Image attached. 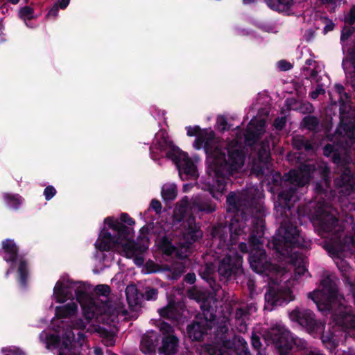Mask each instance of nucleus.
<instances>
[{
  "mask_svg": "<svg viewBox=\"0 0 355 355\" xmlns=\"http://www.w3.org/2000/svg\"><path fill=\"white\" fill-rule=\"evenodd\" d=\"M264 118H254L248 125L244 139L237 136L235 141L230 142L223 150L224 142L214 137L211 129L201 130L199 126L187 127L189 137L196 136L193 147L200 150L203 148L207 154V184L212 196L218 199L226 189L227 177L241 168L244 164L242 151L243 141L248 145H252L265 132Z\"/></svg>",
  "mask_w": 355,
  "mask_h": 355,
  "instance_id": "1",
  "label": "nucleus"
},
{
  "mask_svg": "<svg viewBox=\"0 0 355 355\" xmlns=\"http://www.w3.org/2000/svg\"><path fill=\"white\" fill-rule=\"evenodd\" d=\"M104 224L116 233V237L112 236L104 227L95 243L96 248L101 251L115 249L128 258H135L137 265H142L144 259L140 254L148 248L147 238L144 236L139 243L135 244L132 241L134 233L132 227L123 225L117 218L113 217L105 218Z\"/></svg>",
  "mask_w": 355,
  "mask_h": 355,
  "instance_id": "2",
  "label": "nucleus"
},
{
  "mask_svg": "<svg viewBox=\"0 0 355 355\" xmlns=\"http://www.w3.org/2000/svg\"><path fill=\"white\" fill-rule=\"evenodd\" d=\"M308 297L320 311H334L333 322L343 329H355V314L350 307L344 305V299L338 294L336 282L329 276L324 277L318 290L309 293Z\"/></svg>",
  "mask_w": 355,
  "mask_h": 355,
  "instance_id": "3",
  "label": "nucleus"
},
{
  "mask_svg": "<svg viewBox=\"0 0 355 355\" xmlns=\"http://www.w3.org/2000/svg\"><path fill=\"white\" fill-rule=\"evenodd\" d=\"M268 244L279 254V259H285L286 262H291L295 266V279L304 276L307 273L304 259L296 252H293L295 248L306 247L309 244V242L300 234L295 226L292 224H282L272 241Z\"/></svg>",
  "mask_w": 355,
  "mask_h": 355,
  "instance_id": "4",
  "label": "nucleus"
},
{
  "mask_svg": "<svg viewBox=\"0 0 355 355\" xmlns=\"http://www.w3.org/2000/svg\"><path fill=\"white\" fill-rule=\"evenodd\" d=\"M263 234V220L259 219L254 230L250 236V248L248 250L247 244L241 242L239 245L240 250L243 252H250V263L251 267L257 273H264L272 281L287 275V270L284 266H277L268 261L264 250L262 249L261 237Z\"/></svg>",
  "mask_w": 355,
  "mask_h": 355,
  "instance_id": "5",
  "label": "nucleus"
},
{
  "mask_svg": "<svg viewBox=\"0 0 355 355\" xmlns=\"http://www.w3.org/2000/svg\"><path fill=\"white\" fill-rule=\"evenodd\" d=\"M150 151L153 159H157V155L165 152L167 157L176 164L182 180L197 177L198 173L194 162L187 153L171 144L165 131L160 130L155 135Z\"/></svg>",
  "mask_w": 355,
  "mask_h": 355,
  "instance_id": "6",
  "label": "nucleus"
},
{
  "mask_svg": "<svg viewBox=\"0 0 355 355\" xmlns=\"http://www.w3.org/2000/svg\"><path fill=\"white\" fill-rule=\"evenodd\" d=\"M254 189L251 188L248 191L239 193H230L227 198V209L230 212L237 213L230 223V238L233 243H236L239 237L245 239L246 232L244 231V222L247 218V214H253V199L251 196L254 193Z\"/></svg>",
  "mask_w": 355,
  "mask_h": 355,
  "instance_id": "7",
  "label": "nucleus"
},
{
  "mask_svg": "<svg viewBox=\"0 0 355 355\" xmlns=\"http://www.w3.org/2000/svg\"><path fill=\"white\" fill-rule=\"evenodd\" d=\"M87 285L82 282H74L68 278H60L53 288V299L58 303H64L76 296L81 305L85 318H90V304L92 299L87 295Z\"/></svg>",
  "mask_w": 355,
  "mask_h": 355,
  "instance_id": "8",
  "label": "nucleus"
},
{
  "mask_svg": "<svg viewBox=\"0 0 355 355\" xmlns=\"http://www.w3.org/2000/svg\"><path fill=\"white\" fill-rule=\"evenodd\" d=\"M315 170L313 165L306 164L297 170L290 171L285 176L284 187L285 189L279 195V203L281 206L290 209L299 199L297 190L305 186L309 181L311 173Z\"/></svg>",
  "mask_w": 355,
  "mask_h": 355,
  "instance_id": "9",
  "label": "nucleus"
},
{
  "mask_svg": "<svg viewBox=\"0 0 355 355\" xmlns=\"http://www.w3.org/2000/svg\"><path fill=\"white\" fill-rule=\"evenodd\" d=\"M183 225V236L185 241L180 243L178 247H174L171 243L166 244L163 250L166 254H175L179 258L184 259L188 256L190 245L202 237V232L193 217L187 218Z\"/></svg>",
  "mask_w": 355,
  "mask_h": 355,
  "instance_id": "10",
  "label": "nucleus"
},
{
  "mask_svg": "<svg viewBox=\"0 0 355 355\" xmlns=\"http://www.w3.org/2000/svg\"><path fill=\"white\" fill-rule=\"evenodd\" d=\"M87 295L92 299L93 303L90 304V318H85L86 320L90 321L95 318L97 321L101 320L103 314L112 315L119 314V310H114L111 307L110 304L107 301V297L110 290V287L105 284H101L94 288L95 293L92 295L89 294V287L87 286Z\"/></svg>",
  "mask_w": 355,
  "mask_h": 355,
  "instance_id": "11",
  "label": "nucleus"
},
{
  "mask_svg": "<svg viewBox=\"0 0 355 355\" xmlns=\"http://www.w3.org/2000/svg\"><path fill=\"white\" fill-rule=\"evenodd\" d=\"M271 338L279 350V355H287L293 345L301 349L306 348V342L300 338H294L282 324H277L270 332Z\"/></svg>",
  "mask_w": 355,
  "mask_h": 355,
  "instance_id": "12",
  "label": "nucleus"
},
{
  "mask_svg": "<svg viewBox=\"0 0 355 355\" xmlns=\"http://www.w3.org/2000/svg\"><path fill=\"white\" fill-rule=\"evenodd\" d=\"M74 334L67 329L62 335V339L54 335L48 336L44 331L40 334V338L45 341L46 348L57 349V355H83L78 352L76 347L73 345Z\"/></svg>",
  "mask_w": 355,
  "mask_h": 355,
  "instance_id": "13",
  "label": "nucleus"
},
{
  "mask_svg": "<svg viewBox=\"0 0 355 355\" xmlns=\"http://www.w3.org/2000/svg\"><path fill=\"white\" fill-rule=\"evenodd\" d=\"M334 162L337 164L336 171L340 173L335 180V186L338 192L343 196H349L355 189V180L345 164L336 154L334 155Z\"/></svg>",
  "mask_w": 355,
  "mask_h": 355,
  "instance_id": "14",
  "label": "nucleus"
},
{
  "mask_svg": "<svg viewBox=\"0 0 355 355\" xmlns=\"http://www.w3.org/2000/svg\"><path fill=\"white\" fill-rule=\"evenodd\" d=\"M189 207L193 213L198 211L212 212L215 210V206L209 201L203 200L200 196H196L192 201L189 203L187 197L182 198L177 205L175 210L176 216L180 215V218L184 217V214Z\"/></svg>",
  "mask_w": 355,
  "mask_h": 355,
  "instance_id": "15",
  "label": "nucleus"
},
{
  "mask_svg": "<svg viewBox=\"0 0 355 355\" xmlns=\"http://www.w3.org/2000/svg\"><path fill=\"white\" fill-rule=\"evenodd\" d=\"M289 318L305 327L309 333H321L324 329V324L316 321L313 313L309 310L295 309L289 313Z\"/></svg>",
  "mask_w": 355,
  "mask_h": 355,
  "instance_id": "16",
  "label": "nucleus"
},
{
  "mask_svg": "<svg viewBox=\"0 0 355 355\" xmlns=\"http://www.w3.org/2000/svg\"><path fill=\"white\" fill-rule=\"evenodd\" d=\"M159 327L164 335L162 345L159 348V354L162 355H175L178 351L179 340L173 334V328L166 322H160Z\"/></svg>",
  "mask_w": 355,
  "mask_h": 355,
  "instance_id": "17",
  "label": "nucleus"
},
{
  "mask_svg": "<svg viewBox=\"0 0 355 355\" xmlns=\"http://www.w3.org/2000/svg\"><path fill=\"white\" fill-rule=\"evenodd\" d=\"M266 308L272 310L270 306L282 305L294 300L293 292L289 288L284 289L282 286H270L265 295Z\"/></svg>",
  "mask_w": 355,
  "mask_h": 355,
  "instance_id": "18",
  "label": "nucleus"
},
{
  "mask_svg": "<svg viewBox=\"0 0 355 355\" xmlns=\"http://www.w3.org/2000/svg\"><path fill=\"white\" fill-rule=\"evenodd\" d=\"M242 258L236 252L229 250L228 254L220 262L218 273L225 279L229 278L233 274L241 272Z\"/></svg>",
  "mask_w": 355,
  "mask_h": 355,
  "instance_id": "19",
  "label": "nucleus"
},
{
  "mask_svg": "<svg viewBox=\"0 0 355 355\" xmlns=\"http://www.w3.org/2000/svg\"><path fill=\"white\" fill-rule=\"evenodd\" d=\"M334 212L327 204L320 205L315 213L314 224L318 225L324 232H331L337 223Z\"/></svg>",
  "mask_w": 355,
  "mask_h": 355,
  "instance_id": "20",
  "label": "nucleus"
},
{
  "mask_svg": "<svg viewBox=\"0 0 355 355\" xmlns=\"http://www.w3.org/2000/svg\"><path fill=\"white\" fill-rule=\"evenodd\" d=\"M101 321H104V318L101 316ZM95 322H98V321L96 320L95 318L90 321L86 320V322H83L82 320H79L73 324V328L76 329H86L87 331L94 332L98 331L101 334L103 337V342L107 346H112L114 344L115 340L114 337L112 334H110L103 330H101V328L95 324ZM100 322V321H99Z\"/></svg>",
  "mask_w": 355,
  "mask_h": 355,
  "instance_id": "21",
  "label": "nucleus"
},
{
  "mask_svg": "<svg viewBox=\"0 0 355 355\" xmlns=\"http://www.w3.org/2000/svg\"><path fill=\"white\" fill-rule=\"evenodd\" d=\"M336 137L341 146H343L342 143L344 140L346 142V146L354 144L355 142V119L354 123L346 124L344 123V119H342Z\"/></svg>",
  "mask_w": 355,
  "mask_h": 355,
  "instance_id": "22",
  "label": "nucleus"
},
{
  "mask_svg": "<svg viewBox=\"0 0 355 355\" xmlns=\"http://www.w3.org/2000/svg\"><path fill=\"white\" fill-rule=\"evenodd\" d=\"M212 322L205 319L194 322L188 327L187 332L190 338L200 340L208 329L211 328Z\"/></svg>",
  "mask_w": 355,
  "mask_h": 355,
  "instance_id": "23",
  "label": "nucleus"
},
{
  "mask_svg": "<svg viewBox=\"0 0 355 355\" xmlns=\"http://www.w3.org/2000/svg\"><path fill=\"white\" fill-rule=\"evenodd\" d=\"M17 252L18 248L12 240L7 239L2 243L1 254L3 258L7 262H12L10 268H9L6 272V276L13 271L15 264L14 261L17 258Z\"/></svg>",
  "mask_w": 355,
  "mask_h": 355,
  "instance_id": "24",
  "label": "nucleus"
},
{
  "mask_svg": "<svg viewBox=\"0 0 355 355\" xmlns=\"http://www.w3.org/2000/svg\"><path fill=\"white\" fill-rule=\"evenodd\" d=\"M77 313L78 305L74 302L55 308V315L58 318H70L74 317Z\"/></svg>",
  "mask_w": 355,
  "mask_h": 355,
  "instance_id": "25",
  "label": "nucleus"
},
{
  "mask_svg": "<svg viewBox=\"0 0 355 355\" xmlns=\"http://www.w3.org/2000/svg\"><path fill=\"white\" fill-rule=\"evenodd\" d=\"M334 252L331 254L334 256H339V253L347 250H352V248H355V228L353 230V235L347 236L343 243L340 242L338 246H334Z\"/></svg>",
  "mask_w": 355,
  "mask_h": 355,
  "instance_id": "26",
  "label": "nucleus"
},
{
  "mask_svg": "<svg viewBox=\"0 0 355 355\" xmlns=\"http://www.w3.org/2000/svg\"><path fill=\"white\" fill-rule=\"evenodd\" d=\"M254 0H243V3H250ZM293 0H264L266 4L272 10H277L279 12H283L286 10Z\"/></svg>",
  "mask_w": 355,
  "mask_h": 355,
  "instance_id": "27",
  "label": "nucleus"
},
{
  "mask_svg": "<svg viewBox=\"0 0 355 355\" xmlns=\"http://www.w3.org/2000/svg\"><path fill=\"white\" fill-rule=\"evenodd\" d=\"M159 313L162 317L176 320L180 314L178 306L174 302H169L168 304L159 310Z\"/></svg>",
  "mask_w": 355,
  "mask_h": 355,
  "instance_id": "28",
  "label": "nucleus"
},
{
  "mask_svg": "<svg viewBox=\"0 0 355 355\" xmlns=\"http://www.w3.org/2000/svg\"><path fill=\"white\" fill-rule=\"evenodd\" d=\"M178 194L177 187L173 183H166L162 189V196L164 200L169 201L175 199Z\"/></svg>",
  "mask_w": 355,
  "mask_h": 355,
  "instance_id": "29",
  "label": "nucleus"
},
{
  "mask_svg": "<svg viewBox=\"0 0 355 355\" xmlns=\"http://www.w3.org/2000/svg\"><path fill=\"white\" fill-rule=\"evenodd\" d=\"M125 294L128 304L131 306H134L139 303V294L137 289L135 285H129L126 287Z\"/></svg>",
  "mask_w": 355,
  "mask_h": 355,
  "instance_id": "30",
  "label": "nucleus"
},
{
  "mask_svg": "<svg viewBox=\"0 0 355 355\" xmlns=\"http://www.w3.org/2000/svg\"><path fill=\"white\" fill-rule=\"evenodd\" d=\"M324 66L322 64H317L313 68L304 67V70L306 71V76L309 77L311 80L316 83L319 82L318 75L323 71Z\"/></svg>",
  "mask_w": 355,
  "mask_h": 355,
  "instance_id": "31",
  "label": "nucleus"
},
{
  "mask_svg": "<svg viewBox=\"0 0 355 355\" xmlns=\"http://www.w3.org/2000/svg\"><path fill=\"white\" fill-rule=\"evenodd\" d=\"M18 15L19 18L21 19L25 22L26 25L28 27H33V26L28 24V23L27 22L28 20H31L32 19H35L37 17L35 15L34 10L33 8L29 6H24L20 8L18 12Z\"/></svg>",
  "mask_w": 355,
  "mask_h": 355,
  "instance_id": "32",
  "label": "nucleus"
},
{
  "mask_svg": "<svg viewBox=\"0 0 355 355\" xmlns=\"http://www.w3.org/2000/svg\"><path fill=\"white\" fill-rule=\"evenodd\" d=\"M3 199L10 208L17 209L22 202V199L18 195H13L10 193H4Z\"/></svg>",
  "mask_w": 355,
  "mask_h": 355,
  "instance_id": "33",
  "label": "nucleus"
},
{
  "mask_svg": "<svg viewBox=\"0 0 355 355\" xmlns=\"http://www.w3.org/2000/svg\"><path fill=\"white\" fill-rule=\"evenodd\" d=\"M140 348L145 354H150L155 351V345L152 339L148 336H144L141 341Z\"/></svg>",
  "mask_w": 355,
  "mask_h": 355,
  "instance_id": "34",
  "label": "nucleus"
},
{
  "mask_svg": "<svg viewBox=\"0 0 355 355\" xmlns=\"http://www.w3.org/2000/svg\"><path fill=\"white\" fill-rule=\"evenodd\" d=\"M17 265L19 282L23 286H24L26 283V279L28 276L27 265L26 262L22 259L18 261Z\"/></svg>",
  "mask_w": 355,
  "mask_h": 355,
  "instance_id": "35",
  "label": "nucleus"
},
{
  "mask_svg": "<svg viewBox=\"0 0 355 355\" xmlns=\"http://www.w3.org/2000/svg\"><path fill=\"white\" fill-rule=\"evenodd\" d=\"M245 313L243 309H239L236 311V322L240 325L239 331H244L246 330V324L245 323Z\"/></svg>",
  "mask_w": 355,
  "mask_h": 355,
  "instance_id": "36",
  "label": "nucleus"
},
{
  "mask_svg": "<svg viewBox=\"0 0 355 355\" xmlns=\"http://www.w3.org/2000/svg\"><path fill=\"white\" fill-rule=\"evenodd\" d=\"M211 355H232L233 351L227 349L225 346L215 347L209 349Z\"/></svg>",
  "mask_w": 355,
  "mask_h": 355,
  "instance_id": "37",
  "label": "nucleus"
},
{
  "mask_svg": "<svg viewBox=\"0 0 355 355\" xmlns=\"http://www.w3.org/2000/svg\"><path fill=\"white\" fill-rule=\"evenodd\" d=\"M335 90L339 95L340 100L345 103L348 99V94L345 92V89L343 85L340 84H336L335 86Z\"/></svg>",
  "mask_w": 355,
  "mask_h": 355,
  "instance_id": "38",
  "label": "nucleus"
},
{
  "mask_svg": "<svg viewBox=\"0 0 355 355\" xmlns=\"http://www.w3.org/2000/svg\"><path fill=\"white\" fill-rule=\"evenodd\" d=\"M1 352L2 353L9 352L12 355H25V352L22 349L15 346L3 347Z\"/></svg>",
  "mask_w": 355,
  "mask_h": 355,
  "instance_id": "39",
  "label": "nucleus"
},
{
  "mask_svg": "<svg viewBox=\"0 0 355 355\" xmlns=\"http://www.w3.org/2000/svg\"><path fill=\"white\" fill-rule=\"evenodd\" d=\"M303 121L304 125L309 130L314 129L318 123L317 119L313 116H306Z\"/></svg>",
  "mask_w": 355,
  "mask_h": 355,
  "instance_id": "40",
  "label": "nucleus"
},
{
  "mask_svg": "<svg viewBox=\"0 0 355 355\" xmlns=\"http://www.w3.org/2000/svg\"><path fill=\"white\" fill-rule=\"evenodd\" d=\"M56 191L55 188L52 186H49L46 187L44 191V195L45 196L46 200H49L55 195Z\"/></svg>",
  "mask_w": 355,
  "mask_h": 355,
  "instance_id": "41",
  "label": "nucleus"
},
{
  "mask_svg": "<svg viewBox=\"0 0 355 355\" xmlns=\"http://www.w3.org/2000/svg\"><path fill=\"white\" fill-rule=\"evenodd\" d=\"M157 296V290L155 288H148L146 291L145 297L148 300H155Z\"/></svg>",
  "mask_w": 355,
  "mask_h": 355,
  "instance_id": "42",
  "label": "nucleus"
},
{
  "mask_svg": "<svg viewBox=\"0 0 355 355\" xmlns=\"http://www.w3.org/2000/svg\"><path fill=\"white\" fill-rule=\"evenodd\" d=\"M216 124L218 128L221 130H225L227 128V123L226 119L224 116H220L217 118Z\"/></svg>",
  "mask_w": 355,
  "mask_h": 355,
  "instance_id": "43",
  "label": "nucleus"
},
{
  "mask_svg": "<svg viewBox=\"0 0 355 355\" xmlns=\"http://www.w3.org/2000/svg\"><path fill=\"white\" fill-rule=\"evenodd\" d=\"M120 219L121 222L125 223L130 226L135 225V220L125 213L121 214Z\"/></svg>",
  "mask_w": 355,
  "mask_h": 355,
  "instance_id": "44",
  "label": "nucleus"
},
{
  "mask_svg": "<svg viewBox=\"0 0 355 355\" xmlns=\"http://www.w3.org/2000/svg\"><path fill=\"white\" fill-rule=\"evenodd\" d=\"M346 21L351 24H355V8L350 10V12L346 18Z\"/></svg>",
  "mask_w": 355,
  "mask_h": 355,
  "instance_id": "45",
  "label": "nucleus"
},
{
  "mask_svg": "<svg viewBox=\"0 0 355 355\" xmlns=\"http://www.w3.org/2000/svg\"><path fill=\"white\" fill-rule=\"evenodd\" d=\"M277 65L278 67L283 71H287L291 68V64L289 62L284 60L279 61L277 63Z\"/></svg>",
  "mask_w": 355,
  "mask_h": 355,
  "instance_id": "46",
  "label": "nucleus"
},
{
  "mask_svg": "<svg viewBox=\"0 0 355 355\" xmlns=\"http://www.w3.org/2000/svg\"><path fill=\"white\" fill-rule=\"evenodd\" d=\"M286 122L284 117L277 118L274 122V125L277 129H282Z\"/></svg>",
  "mask_w": 355,
  "mask_h": 355,
  "instance_id": "47",
  "label": "nucleus"
},
{
  "mask_svg": "<svg viewBox=\"0 0 355 355\" xmlns=\"http://www.w3.org/2000/svg\"><path fill=\"white\" fill-rule=\"evenodd\" d=\"M150 207L153 209L157 213L160 212L162 205L159 201L157 200H153L150 203Z\"/></svg>",
  "mask_w": 355,
  "mask_h": 355,
  "instance_id": "48",
  "label": "nucleus"
},
{
  "mask_svg": "<svg viewBox=\"0 0 355 355\" xmlns=\"http://www.w3.org/2000/svg\"><path fill=\"white\" fill-rule=\"evenodd\" d=\"M269 150H270V145H269L268 142H267V144H263V155H261V158H264L266 159V161H267V159L269 157Z\"/></svg>",
  "mask_w": 355,
  "mask_h": 355,
  "instance_id": "49",
  "label": "nucleus"
},
{
  "mask_svg": "<svg viewBox=\"0 0 355 355\" xmlns=\"http://www.w3.org/2000/svg\"><path fill=\"white\" fill-rule=\"evenodd\" d=\"M252 345L256 349H259L261 347V342L259 338L255 335L252 336Z\"/></svg>",
  "mask_w": 355,
  "mask_h": 355,
  "instance_id": "50",
  "label": "nucleus"
},
{
  "mask_svg": "<svg viewBox=\"0 0 355 355\" xmlns=\"http://www.w3.org/2000/svg\"><path fill=\"white\" fill-rule=\"evenodd\" d=\"M351 33L352 30L350 28H344L341 35V41L343 42L345 40H347Z\"/></svg>",
  "mask_w": 355,
  "mask_h": 355,
  "instance_id": "51",
  "label": "nucleus"
},
{
  "mask_svg": "<svg viewBox=\"0 0 355 355\" xmlns=\"http://www.w3.org/2000/svg\"><path fill=\"white\" fill-rule=\"evenodd\" d=\"M324 92V89L321 86H318V88L311 94V96L313 99H315L318 95Z\"/></svg>",
  "mask_w": 355,
  "mask_h": 355,
  "instance_id": "52",
  "label": "nucleus"
},
{
  "mask_svg": "<svg viewBox=\"0 0 355 355\" xmlns=\"http://www.w3.org/2000/svg\"><path fill=\"white\" fill-rule=\"evenodd\" d=\"M185 281L191 284H193L196 281V275L194 273H188L184 278Z\"/></svg>",
  "mask_w": 355,
  "mask_h": 355,
  "instance_id": "53",
  "label": "nucleus"
},
{
  "mask_svg": "<svg viewBox=\"0 0 355 355\" xmlns=\"http://www.w3.org/2000/svg\"><path fill=\"white\" fill-rule=\"evenodd\" d=\"M333 146H331V145H327L324 148V154L326 156H329L331 152L333 151Z\"/></svg>",
  "mask_w": 355,
  "mask_h": 355,
  "instance_id": "54",
  "label": "nucleus"
},
{
  "mask_svg": "<svg viewBox=\"0 0 355 355\" xmlns=\"http://www.w3.org/2000/svg\"><path fill=\"white\" fill-rule=\"evenodd\" d=\"M320 64L319 62H317L316 61H315L314 60L310 58V59H308L306 61V64H305V66L304 67H314L315 64Z\"/></svg>",
  "mask_w": 355,
  "mask_h": 355,
  "instance_id": "55",
  "label": "nucleus"
},
{
  "mask_svg": "<svg viewBox=\"0 0 355 355\" xmlns=\"http://www.w3.org/2000/svg\"><path fill=\"white\" fill-rule=\"evenodd\" d=\"M334 24L332 21L329 22L324 28V32L327 33L334 29Z\"/></svg>",
  "mask_w": 355,
  "mask_h": 355,
  "instance_id": "56",
  "label": "nucleus"
},
{
  "mask_svg": "<svg viewBox=\"0 0 355 355\" xmlns=\"http://www.w3.org/2000/svg\"><path fill=\"white\" fill-rule=\"evenodd\" d=\"M58 12V7L57 6H54L51 10L49 12V15H52L53 17H56Z\"/></svg>",
  "mask_w": 355,
  "mask_h": 355,
  "instance_id": "57",
  "label": "nucleus"
},
{
  "mask_svg": "<svg viewBox=\"0 0 355 355\" xmlns=\"http://www.w3.org/2000/svg\"><path fill=\"white\" fill-rule=\"evenodd\" d=\"M307 355H323L317 349L311 347Z\"/></svg>",
  "mask_w": 355,
  "mask_h": 355,
  "instance_id": "58",
  "label": "nucleus"
},
{
  "mask_svg": "<svg viewBox=\"0 0 355 355\" xmlns=\"http://www.w3.org/2000/svg\"><path fill=\"white\" fill-rule=\"evenodd\" d=\"M70 0H62L60 2V8L62 9H64L67 8V6L69 5Z\"/></svg>",
  "mask_w": 355,
  "mask_h": 355,
  "instance_id": "59",
  "label": "nucleus"
},
{
  "mask_svg": "<svg viewBox=\"0 0 355 355\" xmlns=\"http://www.w3.org/2000/svg\"><path fill=\"white\" fill-rule=\"evenodd\" d=\"M84 340H85L84 335L82 333H78L77 342L80 343V345L82 346Z\"/></svg>",
  "mask_w": 355,
  "mask_h": 355,
  "instance_id": "60",
  "label": "nucleus"
},
{
  "mask_svg": "<svg viewBox=\"0 0 355 355\" xmlns=\"http://www.w3.org/2000/svg\"><path fill=\"white\" fill-rule=\"evenodd\" d=\"M323 3L336 5L340 0H322Z\"/></svg>",
  "mask_w": 355,
  "mask_h": 355,
  "instance_id": "61",
  "label": "nucleus"
},
{
  "mask_svg": "<svg viewBox=\"0 0 355 355\" xmlns=\"http://www.w3.org/2000/svg\"><path fill=\"white\" fill-rule=\"evenodd\" d=\"M192 187V184H186L183 186V191L187 192Z\"/></svg>",
  "mask_w": 355,
  "mask_h": 355,
  "instance_id": "62",
  "label": "nucleus"
},
{
  "mask_svg": "<svg viewBox=\"0 0 355 355\" xmlns=\"http://www.w3.org/2000/svg\"><path fill=\"white\" fill-rule=\"evenodd\" d=\"M94 352L96 355H103V352L100 348H95Z\"/></svg>",
  "mask_w": 355,
  "mask_h": 355,
  "instance_id": "63",
  "label": "nucleus"
},
{
  "mask_svg": "<svg viewBox=\"0 0 355 355\" xmlns=\"http://www.w3.org/2000/svg\"><path fill=\"white\" fill-rule=\"evenodd\" d=\"M352 64H353L354 68V77H352L351 80H354V83H355V58H352Z\"/></svg>",
  "mask_w": 355,
  "mask_h": 355,
  "instance_id": "64",
  "label": "nucleus"
}]
</instances>
